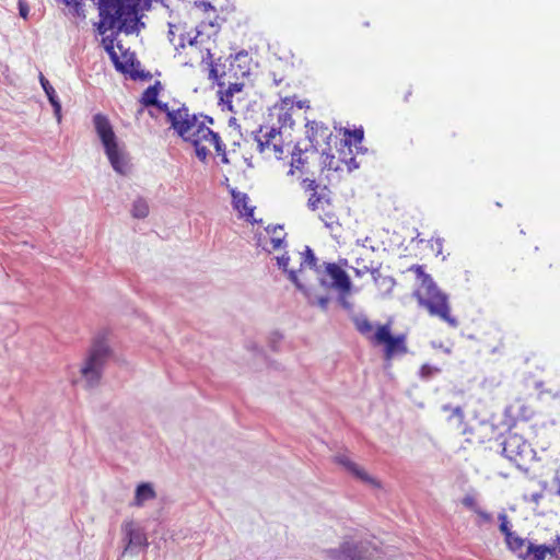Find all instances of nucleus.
<instances>
[{"mask_svg":"<svg viewBox=\"0 0 560 560\" xmlns=\"http://www.w3.org/2000/svg\"><path fill=\"white\" fill-rule=\"evenodd\" d=\"M141 2L142 0H98L100 34H105L108 30L125 34L138 33L144 27L138 14Z\"/></svg>","mask_w":560,"mask_h":560,"instance_id":"1","label":"nucleus"},{"mask_svg":"<svg viewBox=\"0 0 560 560\" xmlns=\"http://www.w3.org/2000/svg\"><path fill=\"white\" fill-rule=\"evenodd\" d=\"M411 270H415L421 280L420 289L413 293L419 305L425 307L430 315L436 316L451 327L456 328L459 323L456 317L451 315L447 295L438 288L432 277L424 272L422 266L413 265Z\"/></svg>","mask_w":560,"mask_h":560,"instance_id":"2","label":"nucleus"},{"mask_svg":"<svg viewBox=\"0 0 560 560\" xmlns=\"http://www.w3.org/2000/svg\"><path fill=\"white\" fill-rule=\"evenodd\" d=\"M112 353L113 351L104 337L94 339L80 370L88 388L98 386L105 365L112 357Z\"/></svg>","mask_w":560,"mask_h":560,"instance_id":"3","label":"nucleus"},{"mask_svg":"<svg viewBox=\"0 0 560 560\" xmlns=\"http://www.w3.org/2000/svg\"><path fill=\"white\" fill-rule=\"evenodd\" d=\"M502 455L513 463L520 470L529 471V464L536 458V451L522 435L506 432L501 442Z\"/></svg>","mask_w":560,"mask_h":560,"instance_id":"4","label":"nucleus"},{"mask_svg":"<svg viewBox=\"0 0 560 560\" xmlns=\"http://www.w3.org/2000/svg\"><path fill=\"white\" fill-rule=\"evenodd\" d=\"M185 142L190 143L195 148L196 156L205 162L209 155V150L202 144L203 141H209L213 144L215 152L221 156L223 164H229L230 160L226 154V147L222 142L221 137L218 132H214L208 126H205V121H200L196 129L189 136Z\"/></svg>","mask_w":560,"mask_h":560,"instance_id":"5","label":"nucleus"},{"mask_svg":"<svg viewBox=\"0 0 560 560\" xmlns=\"http://www.w3.org/2000/svg\"><path fill=\"white\" fill-rule=\"evenodd\" d=\"M153 106L165 113L171 127L183 141L190 139L189 136L200 122L198 121V116L190 114L185 104L177 109H170L167 103L158 101Z\"/></svg>","mask_w":560,"mask_h":560,"instance_id":"6","label":"nucleus"},{"mask_svg":"<svg viewBox=\"0 0 560 560\" xmlns=\"http://www.w3.org/2000/svg\"><path fill=\"white\" fill-rule=\"evenodd\" d=\"M369 338L374 345H384V355L386 360L408 352L406 336L404 334L393 336L388 324L378 326L376 332Z\"/></svg>","mask_w":560,"mask_h":560,"instance_id":"7","label":"nucleus"},{"mask_svg":"<svg viewBox=\"0 0 560 560\" xmlns=\"http://www.w3.org/2000/svg\"><path fill=\"white\" fill-rule=\"evenodd\" d=\"M331 560H371L372 550L366 542L343 541L338 549L327 551Z\"/></svg>","mask_w":560,"mask_h":560,"instance_id":"8","label":"nucleus"},{"mask_svg":"<svg viewBox=\"0 0 560 560\" xmlns=\"http://www.w3.org/2000/svg\"><path fill=\"white\" fill-rule=\"evenodd\" d=\"M125 541L122 555H136L138 549L148 546V538L144 530L137 526L133 521H125L121 525Z\"/></svg>","mask_w":560,"mask_h":560,"instance_id":"9","label":"nucleus"},{"mask_svg":"<svg viewBox=\"0 0 560 560\" xmlns=\"http://www.w3.org/2000/svg\"><path fill=\"white\" fill-rule=\"evenodd\" d=\"M325 271L331 278L328 283L324 278H319V283L325 287H335L343 293H348L351 289V281L347 272L335 262H325Z\"/></svg>","mask_w":560,"mask_h":560,"instance_id":"10","label":"nucleus"},{"mask_svg":"<svg viewBox=\"0 0 560 560\" xmlns=\"http://www.w3.org/2000/svg\"><path fill=\"white\" fill-rule=\"evenodd\" d=\"M93 125L104 149L117 143L113 126L106 115L102 113L95 114L93 116Z\"/></svg>","mask_w":560,"mask_h":560,"instance_id":"11","label":"nucleus"},{"mask_svg":"<svg viewBox=\"0 0 560 560\" xmlns=\"http://www.w3.org/2000/svg\"><path fill=\"white\" fill-rule=\"evenodd\" d=\"M105 153L108 158V161L112 167L121 175L127 174L129 165H128V156L127 154L119 149L118 143L112 144L108 148H105Z\"/></svg>","mask_w":560,"mask_h":560,"instance_id":"12","label":"nucleus"},{"mask_svg":"<svg viewBox=\"0 0 560 560\" xmlns=\"http://www.w3.org/2000/svg\"><path fill=\"white\" fill-rule=\"evenodd\" d=\"M335 462L345 467L349 472H351L354 477L360 479L363 482L371 483L374 486H378L376 480L372 478L363 468H361L358 464L352 462L346 455H338L335 457Z\"/></svg>","mask_w":560,"mask_h":560,"instance_id":"13","label":"nucleus"},{"mask_svg":"<svg viewBox=\"0 0 560 560\" xmlns=\"http://www.w3.org/2000/svg\"><path fill=\"white\" fill-rule=\"evenodd\" d=\"M326 203L331 206V191L328 186L324 185L318 190L311 192L307 199V208L312 211H316L319 205Z\"/></svg>","mask_w":560,"mask_h":560,"instance_id":"14","label":"nucleus"},{"mask_svg":"<svg viewBox=\"0 0 560 560\" xmlns=\"http://www.w3.org/2000/svg\"><path fill=\"white\" fill-rule=\"evenodd\" d=\"M40 84L46 93V96L48 97L49 103L51 104L54 108V114L58 120V122L61 121V103L56 94L55 89L49 83V81L40 73L39 75Z\"/></svg>","mask_w":560,"mask_h":560,"instance_id":"15","label":"nucleus"},{"mask_svg":"<svg viewBox=\"0 0 560 560\" xmlns=\"http://www.w3.org/2000/svg\"><path fill=\"white\" fill-rule=\"evenodd\" d=\"M307 129V139L312 143V147L316 148L319 139H325L330 137V132L327 126L324 124H318L316 121L307 122L306 124Z\"/></svg>","mask_w":560,"mask_h":560,"instance_id":"16","label":"nucleus"},{"mask_svg":"<svg viewBox=\"0 0 560 560\" xmlns=\"http://www.w3.org/2000/svg\"><path fill=\"white\" fill-rule=\"evenodd\" d=\"M232 202L234 209H236L240 213H242L247 219L254 215V208L248 207V196L245 192L236 191L235 189L231 190Z\"/></svg>","mask_w":560,"mask_h":560,"instance_id":"17","label":"nucleus"},{"mask_svg":"<svg viewBox=\"0 0 560 560\" xmlns=\"http://www.w3.org/2000/svg\"><path fill=\"white\" fill-rule=\"evenodd\" d=\"M156 497V492L151 483L143 482L136 488L135 500L132 505L142 506L145 501L153 500Z\"/></svg>","mask_w":560,"mask_h":560,"instance_id":"18","label":"nucleus"},{"mask_svg":"<svg viewBox=\"0 0 560 560\" xmlns=\"http://www.w3.org/2000/svg\"><path fill=\"white\" fill-rule=\"evenodd\" d=\"M548 555L547 545H535L530 541L527 542V548L524 555H520L522 560H545Z\"/></svg>","mask_w":560,"mask_h":560,"instance_id":"19","label":"nucleus"},{"mask_svg":"<svg viewBox=\"0 0 560 560\" xmlns=\"http://www.w3.org/2000/svg\"><path fill=\"white\" fill-rule=\"evenodd\" d=\"M114 40H115L114 36H105L102 39L104 48H105L106 52L109 55L116 70L121 73H127L128 72L127 66L119 60V57L114 49Z\"/></svg>","mask_w":560,"mask_h":560,"instance_id":"20","label":"nucleus"},{"mask_svg":"<svg viewBox=\"0 0 560 560\" xmlns=\"http://www.w3.org/2000/svg\"><path fill=\"white\" fill-rule=\"evenodd\" d=\"M162 90V84L160 81H155L153 85L148 86L141 95L140 103L144 107L153 106L158 103V95Z\"/></svg>","mask_w":560,"mask_h":560,"instance_id":"21","label":"nucleus"},{"mask_svg":"<svg viewBox=\"0 0 560 560\" xmlns=\"http://www.w3.org/2000/svg\"><path fill=\"white\" fill-rule=\"evenodd\" d=\"M200 32H197L195 36H186L180 34L177 42L174 40L173 45L178 56L183 55V50L188 45L189 47H199L201 45V40H199Z\"/></svg>","mask_w":560,"mask_h":560,"instance_id":"22","label":"nucleus"},{"mask_svg":"<svg viewBox=\"0 0 560 560\" xmlns=\"http://www.w3.org/2000/svg\"><path fill=\"white\" fill-rule=\"evenodd\" d=\"M248 57V54L246 51H240L237 54H235L234 56L231 55L230 58L232 59L231 62H230V71H233V74L235 77L238 75V73H241L242 77L246 75L248 73V68L246 69H243V67L241 66V63H237V62H241L242 59H247Z\"/></svg>","mask_w":560,"mask_h":560,"instance_id":"23","label":"nucleus"},{"mask_svg":"<svg viewBox=\"0 0 560 560\" xmlns=\"http://www.w3.org/2000/svg\"><path fill=\"white\" fill-rule=\"evenodd\" d=\"M505 542H506L509 550L512 551L513 553H515L520 558V555L525 553L524 548L525 547L527 548L528 541L526 539L517 536L516 534H514L509 539H506Z\"/></svg>","mask_w":560,"mask_h":560,"instance_id":"24","label":"nucleus"},{"mask_svg":"<svg viewBox=\"0 0 560 560\" xmlns=\"http://www.w3.org/2000/svg\"><path fill=\"white\" fill-rule=\"evenodd\" d=\"M317 258L310 246H305V250L302 254L301 268L304 266H308L311 269L315 270L317 273L320 272V266L317 265Z\"/></svg>","mask_w":560,"mask_h":560,"instance_id":"25","label":"nucleus"},{"mask_svg":"<svg viewBox=\"0 0 560 560\" xmlns=\"http://www.w3.org/2000/svg\"><path fill=\"white\" fill-rule=\"evenodd\" d=\"M243 88H244V83H242V82H234V83H229V86L225 90V92L219 91V93L221 94L220 100L223 103L229 104V109H232L231 97L235 93L241 92L243 90Z\"/></svg>","mask_w":560,"mask_h":560,"instance_id":"26","label":"nucleus"},{"mask_svg":"<svg viewBox=\"0 0 560 560\" xmlns=\"http://www.w3.org/2000/svg\"><path fill=\"white\" fill-rule=\"evenodd\" d=\"M220 60L221 58H218L214 62V65H211L209 67V79L217 82V84L222 88L224 86L225 82L223 81L224 77L226 75L225 70H220Z\"/></svg>","mask_w":560,"mask_h":560,"instance_id":"27","label":"nucleus"},{"mask_svg":"<svg viewBox=\"0 0 560 560\" xmlns=\"http://www.w3.org/2000/svg\"><path fill=\"white\" fill-rule=\"evenodd\" d=\"M131 214L137 219H144L149 214V206L147 201L142 198L137 199L132 203Z\"/></svg>","mask_w":560,"mask_h":560,"instance_id":"28","label":"nucleus"},{"mask_svg":"<svg viewBox=\"0 0 560 560\" xmlns=\"http://www.w3.org/2000/svg\"><path fill=\"white\" fill-rule=\"evenodd\" d=\"M353 323L357 330L363 336H368L373 330V325L364 315L355 316Z\"/></svg>","mask_w":560,"mask_h":560,"instance_id":"29","label":"nucleus"},{"mask_svg":"<svg viewBox=\"0 0 560 560\" xmlns=\"http://www.w3.org/2000/svg\"><path fill=\"white\" fill-rule=\"evenodd\" d=\"M69 8L70 12L78 18H85L84 4L82 0H62Z\"/></svg>","mask_w":560,"mask_h":560,"instance_id":"30","label":"nucleus"},{"mask_svg":"<svg viewBox=\"0 0 560 560\" xmlns=\"http://www.w3.org/2000/svg\"><path fill=\"white\" fill-rule=\"evenodd\" d=\"M499 521H500V530L505 536V540L509 539L511 536H513L515 533H513L509 526L508 515L505 513L499 514Z\"/></svg>","mask_w":560,"mask_h":560,"instance_id":"31","label":"nucleus"},{"mask_svg":"<svg viewBox=\"0 0 560 560\" xmlns=\"http://www.w3.org/2000/svg\"><path fill=\"white\" fill-rule=\"evenodd\" d=\"M323 168L338 171L339 166L335 165V155L330 152H323Z\"/></svg>","mask_w":560,"mask_h":560,"instance_id":"32","label":"nucleus"},{"mask_svg":"<svg viewBox=\"0 0 560 560\" xmlns=\"http://www.w3.org/2000/svg\"><path fill=\"white\" fill-rule=\"evenodd\" d=\"M301 186L305 191L311 192L316 191L322 187L315 179L308 177L302 179Z\"/></svg>","mask_w":560,"mask_h":560,"instance_id":"33","label":"nucleus"},{"mask_svg":"<svg viewBox=\"0 0 560 560\" xmlns=\"http://www.w3.org/2000/svg\"><path fill=\"white\" fill-rule=\"evenodd\" d=\"M130 74V78L132 80H142V81H148V80H151L152 79V74L149 72V71H138V70H135V71H129L128 72Z\"/></svg>","mask_w":560,"mask_h":560,"instance_id":"34","label":"nucleus"},{"mask_svg":"<svg viewBox=\"0 0 560 560\" xmlns=\"http://www.w3.org/2000/svg\"><path fill=\"white\" fill-rule=\"evenodd\" d=\"M364 271H369L372 277H373V280L377 283L380 279H382V275H381V265L378 264L377 266H364Z\"/></svg>","mask_w":560,"mask_h":560,"instance_id":"35","label":"nucleus"},{"mask_svg":"<svg viewBox=\"0 0 560 560\" xmlns=\"http://www.w3.org/2000/svg\"><path fill=\"white\" fill-rule=\"evenodd\" d=\"M285 273L288 275L289 280L295 284L298 290L305 291V288L299 280V277H298L295 270L289 269L288 271H285Z\"/></svg>","mask_w":560,"mask_h":560,"instance_id":"36","label":"nucleus"},{"mask_svg":"<svg viewBox=\"0 0 560 560\" xmlns=\"http://www.w3.org/2000/svg\"><path fill=\"white\" fill-rule=\"evenodd\" d=\"M345 133L348 135L349 137L353 138L355 143H360L364 137V131L362 128L354 129L352 131L349 129H346Z\"/></svg>","mask_w":560,"mask_h":560,"instance_id":"37","label":"nucleus"},{"mask_svg":"<svg viewBox=\"0 0 560 560\" xmlns=\"http://www.w3.org/2000/svg\"><path fill=\"white\" fill-rule=\"evenodd\" d=\"M278 120H279L281 127H285V126L292 127L293 126V119L291 117V114L288 110L280 113Z\"/></svg>","mask_w":560,"mask_h":560,"instance_id":"38","label":"nucleus"},{"mask_svg":"<svg viewBox=\"0 0 560 560\" xmlns=\"http://www.w3.org/2000/svg\"><path fill=\"white\" fill-rule=\"evenodd\" d=\"M475 513L479 516V521L477 522L478 525L492 522V515L487 511H483L480 508H478V510L475 511Z\"/></svg>","mask_w":560,"mask_h":560,"instance_id":"39","label":"nucleus"},{"mask_svg":"<svg viewBox=\"0 0 560 560\" xmlns=\"http://www.w3.org/2000/svg\"><path fill=\"white\" fill-rule=\"evenodd\" d=\"M462 503L464 506L472 510L474 512L478 510V505H477V502H476V499L472 497V495H465L462 500Z\"/></svg>","mask_w":560,"mask_h":560,"instance_id":"40","label":"nucleus"},{"mask_svg":"<svg viewBox=\"0 0 560 560\" xmlns=\"http://www.w3.org/2000/svg\"><path fill=\"white\" fill-rule=\"evenodd\" d=\"M200 52H205V55H202V57H201L202 63H207L209 67L211 65H214L215 60H213V55H212L210 48H205V49L200 48Z\"/></svg>","mask_w":560,"mask_h":560,"instance_id":"41","label":"nucleus"},{"mask_svg":"<svg viewBox=\"0 0 560 560\" xmlns=\"http://www.w3.org/2000/svg\"><path fill=\"white\" fill-rule=\"evenodd\" d=\"M311 304H316L320 307L323 311H327L328 304H329V298L328 296H317L315 301L310 300Z\"/></svg>","mask_w":560,"mask_h":560,"instance_id":"42","label":"nucleus"},{"mask_svg":"<svg viewBox=\"0 0 560 560\" xmlns=\"http://www.w3.org/2000/svg\"><path fill=\"white\" fill-rule=\"evenodd\" d=\"M261 132V127L259 128V130H257L255 132V136H254V139L256 140L257 144H258V150L259 152H264L265 149L269 145V142H267L265 139H262L259 133Z\"/></svg>","mask_w":560,"mask_h":560,"instance_id":"43","label":"nucleus"},{"mask_svg":"<svg viewBox=\"0 0 560 560\" xmlns=\"http://www.w3.org/2000/svg\"><path fill=\"white\" fill-rule=\"evenodd\" d=\"M289 261H290V257L289 255L284 254L280 257H277V262H278V266L279 268H281L284 272L288 271V266H289Z\"/></svg>","mask_w":560,"mask_h":560,"instance_id":"44","label":"nucleus"},{"mask_svg":"<svg viewBox=\"0 0 560 560\" xmlns=\"http://www.w3.org/2000/svg\"><path fill=\"white\" fill-rule=\"evenodd\" d=\"M19 13L23 19L28 16V4L24 0H19Z\"/></svg>","mask_w":560,"mask_h":560,"instance_id":"45","label":"nucleus"},{"mask_svg":"<svg viewBox=\"0 0 560 560\" xmlns=\"http://www.w3.org/2000/svg\"><path fill=\"white\" fill-rule=\"evenodd\" d=\"M348 165V171L351 172L353 170L359 168V163L357 162L355 158H350L349 160L345 161Z\"/></svg>","mask_w":560,"mask_h":560,"instance_id":"46","label":"nucleus"},{"mask_svg":"<svg viewBox=\"0 0 560 560\" xmlns=\"http://www.w3.org/2000/svg\"><path fill=\"white\" fill-rule=\"evenodd\" d=\"M339 303H340V305H341L345 310H347V311H351V310H352V303H351V302H349V301L346 299V296L340 295V296H339Z\"/></svg>","mask_w":560,"mask_h":560,"instance_id":"47","label":"nucleus"},{"mask_svg":"<svg viewBox=\"0 0 560 560\" xmlns=\"http://www.w3.org/2000/svg\"><path fill=\"white\" fill-rule=\"evenodd\" d=\"M277 133H279V131L276 128H271L262 138L270 143L271 139H273Z\"/></svg>","mask_w":560,"mask_h":560,"instance_id":"48","label":"nucleus"},{"mask_svg":"<svg viewBox=\"0 0 560 560\" xmlns=\"http://www.w3.org/2000/svg\"><path fill=\"white\" fill-rule=\"evenodd\" d=\"M196 115L198 116V121H205V125L206 124L212 125L214 122V120L211 116L203 115V114H196Z\"/></svg>","mask_w":560,"mask_h":560,"instance_id":"49","label":"nucleus"},{"mask_svg":"<svg viewBox=\"0 0 560 560\" xmlns=\"http://www.w3.org/2000/svg\"><path fill=\"white\" fill-rule=\"evenodd\" d=\"M382 283H383L384 285H387V287H388V289H393V287L395 285V280H394V278H393V277H388V276H387V277H383V278H382Z\"/></svg>","mask_w":560,"mask_h":560,"instance_id":"50","label":"nucleus"},{"mask_svg":"<svg viewBox=\"0 0 560 560\" xmlns=\"http://www.w3.org/2000/svg\"><path fill=\"white\" fill-rule=\"evenodd\" d=\"M548 553L552 557H558V544L555 541V545L548 546L547 545Z\"/></svg>","mask_w":560,"mask_h":560,"instance_id":"51","label":"nucleus"},{"mask_svg":"<svg viewBox=\"0 0 560 560\" xmlns=\"http://www.w3.org/2000/svg\"><path fill=\"white\" fill-rule=\"evenodd\" d=\"M283 243V238L282 237H272L271 238V244H272V248L273 249H278Z\"/></svg>","mask_w":560,"mask_h":560,"instance_id":"52","label":"nucleus"},{"mask_svg":"<svg viewBox=\"0 0 560 560\" xmlns=\"http://www.w3.org/2000/svg\"><path fill=\"white\" fill-rule=\"evenodd\" d=\"M196 4L198 7H200V8H202L203 11L214 10L212 4L210 2H207V1H200V2H197Z\"/></svg>","mask_w":560,"mask_h":560,"instance_id":"53","label":"nucleus"},{"mask_svg":"<svg viewBox=\"0 0 560 560\" xmlns=\"http://www.w3.org/2000/svg\"><path fill=\"white\" fill-rule=\"evenodd\" d=\"M452 415L456 416L460 419L464 418V411H463L462 407H459V406L452 409Z\"/></svg>","mask_w":560,"mask_h":560,"instance_id":"54","label":"nucleus"},{"mask_svg":"<svg viewBox=\"0 0 560 560\" xmlns=\"http://www.w3.org/2000/svg\"><path fill=\"white\" fill-rule=\"evenodd\" d=\"M168 26H170L168 34H167L168 39H170L171 43H174V40H175V33H174L173 28L175 27V25L170 23Z\"/></svg>","mask_w":560,"mask_h":560,"instance_id":"55","label":"nucleus"},{"mask_svg":"<svg viewBox=\"0 0 560 560\" xmlns=\"http://www.w3.org/2000/svg\"><path fill=\"white\" fill-rule=\"evenodd\" d=\"M326 217H327V219H326V220H324L325 225H326L327 228L331 229V228H332V224H334V220H332V219H334V214H326Z\"/></svg>","mask_w":560,"mask_h":560,"instance_id":"56","label":"nucleus"},{"mask_svg":"<svg viewBox=\"0 0 560 560\" xmlns=\"http://www.w3.org/2000/svg\"><path fill=\"white\" fill-rule=\"evenodd\" d=\"M542 498V493L541 492H535L532 494V501L538 503L539 500Z\"/></svg>","mask_w":560,"mask_h":560,"instance_id":"57","label":"nucleus"},{"mask_svg":"<svg viewBox=\"0 0 560 560\" xmlns=\"http://www.w3.org/2000/svg\"><path fill=\"white\" fill-rule=\"evenodd\" d=\"M553 482L556 483L557 486V490H556V493L560 497V477L559 476H556L553 478Z\"/></svg>","mask_w":560,"mask_h":560,"instance_id":"58","label":"nucleus"},{"mask_svg":"<svg viewBox=\"0 0 560 560\" xmlns=\"http://www.w3.org/2000/svg\"><path fill=\"white\" fill-rule=\"evenodd\" d=\"M364 266H365V265H362V268H355V269H354V272H355V275H357V276H359V277H360V276H362L363 273H366V272H368V271H364Z\"/></svg>","mask_w":560,"mask_h":560,"instance_id":"59","label":"nucleus"},{"mask_svg":"<svg viewBox=\"0 0 560 560\" xmlns=\"http://www.w3.org/2000/svg\"><path fill=\"white\" fill-rule=\"evenodd\" d=\"M282 104L284 106H292L293 101L290 97H285V98L282 100Z\"/></svg>","mask_w":560,"mask_h":560,"instance_id":"60","label":"nucleus"},{"mask_svg":"<svg viewBox=\"0 0 560 560\" xmlns=\"http://www.w3.org/2000/svg\"><path fill=\"white\" fill-rule=\"evenodd\" d=\"M293 164H295V167L299 168L301 164H303V160L301 159V156H299L296 160H293Z\"/></svg>","mask_w":560,"mask_h":560,"instance_id":"61","label":"nucleus"},{"mask_svg":"<svg viewBox=\"0 0 560 560\" xmlns=\"http://www.w3.org/2000/svg\"><path fill=\"white\" fill-rule=\"evenodd\" d=\"M556 541L558 544V557H557V559H560V536H557Z\"/></svg>","mask_w":560,"mask_h":560,"instance_id":"62","label":"nucleus"},{"mask_svg":"<svg viewBox=\"0 0 560 560\" xmlns=\"http://www.w3.org/2000/svg\"><path fill=\"white\" fill-rule=\"evenodd\" d=\"M184 66H192V59H191V58L186 59V60L184 61Z\"/></svg>","mask_w":560,"mask_h":560,"instance_id":"63","label":"nucleus"},{"mask_svg":"<svg viewBox=\"0 0 560 560\" xmlns=\"http://www.w3.org/2000/svg\"><path fill=\"white\" fill-rule=\"evenodd\" d=\"M296 105H298V107H299V108H303V107H304V105H305V102H304V101H299V102L296 103Z\"/></svg>","mask_w":560,"mask_h":560,"instance_id":"64","label":"nucleus"}]
</instances>
